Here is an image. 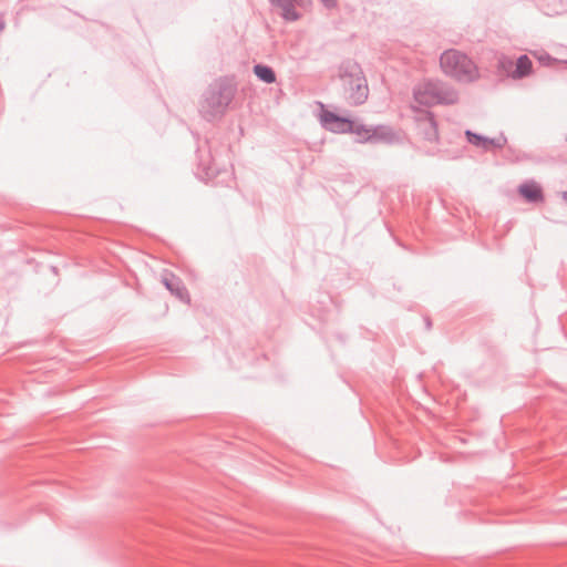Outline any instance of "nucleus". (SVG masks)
<instances>
[{
	"label": "nucleus",
	"instance_id": "obj_12",
	"mask_svg": "<svg viewBox=\"0 0 567 567\" xmlns=\"http://www.w3.org/2000/svg\"><path fill=\"white\" fill-rule=\"evenodd\" d=\"M165 285H166V287H167L171 291L176 292V295H178L181 298H183L182 289H179V288H176V289H175V288L173 287V285H172V284H169L168 281H165Z\"/></svg>",
	"mask_w": 567,
	"mask_h": 567
},
{
	"label": "nucleus",
	"instance_id": "obj_8",
	"mask_svg": "<svg viewBox=\"0 0 567 567\" xmlns=\"http://www.w3.org/2000/svg\"><path fill=\"white\" fill-rule=\"evenodd\" d=\"M532 70V61L526 56L522 55L516 62V69L512 73V76L515 79L523 78L530 73Z\"/></svg>",
	"mask_w": 567,
	"mask_h": 567
},
{
	"label": "nucleus",
	"instance_id": "obj_10",
	"mask_svg": "<svg viewBox=\"0 0 567 567\" xmlns=\"http://www.w3.org/2000/svg\"><path fill=\"white\" fill-rule=\"evenodd\" d=\"M424 125L427 128V131L425 133L426 138L430 140V141L437 140L439 133H437L436 123L434 122V120H433L431 114L426 115V118L424 121Z\"/></svg>",
	"mask_w": 567,
	"mask_h": 567
},
{
	"label": "nucleus",
	"instance_id": "obj_13",
	"mask_svg": "<svg viewBox=\"0 0 567 567\" xmlns=\"http://www.w3.org/2000/svg\"><path fill=\"white\" fill-rule=\"evenodd\" d=\"M323 3L328 7L332 6L334 3V0H322Z\"/></svg>",
	"mask_w": 567,
	"mask_h": 567
},
{
	"label": "nucleus",
	"instance_id": "obj_6",
	"mask_svg": "<svg viewBox=\"0 0 567 567\" xmlns=\"http://www.w3.org/2000/svg\"><path fill=\"white\" fill-rule=\"evenodd\" d=\"M519 194L528 202L539 203L543 200V193L536 183H524L518 188Z\"/></svg>",
	"mask_w": 567,
	"mask_h": 567
},
{
	"label": "nucleus",
	"instance_id": "obj_4",
	"mask_svg": "<svg viewBox=\"0 0 567 567\" xmlns=\"http://www.w3.org/2000/svg\"><path fill=\"white\" fill-rule=\"evenodd\" d=\"M322 125L333 133L352 132L354 123L346 117H340L330 111H322L320 115Z\"/></svg>",
	"mask_w": 567,
	"mask_h": 567
},
{
	"label": "nucleus",
	"instance_id": "obj_2",
	"mask_svg": "<svg viewBox=\"0 0 567 567\" xmlns=\"http://www.w3.org/2000/svg\"><path fill=\"white\" fill-rule=\"evenodd\" d=\"M414 101L422 106L437 104H453L456 93L444 82L439 80H424L414 89Z\"/></svg>",
	"mask_w": 567,
	"mask_h": 567
},
{
	"label": "nucleus",
	"instance_id": "obj_1",
	"mask_svg": "<svg viewBox=\"0 0 567 567\" xmlns=\"http://www.w3.org/2000/svg\"><path fill=\"white\" fill-rule=\"evenodd\" d=\"M439 65L443 74L460 83H472L481 78L477 64L467 54L456 49L443 51Z\"/></svg>",
	"mask_w": 567,
	"mask_h": 567
},
{
	"label": "nucleus",
	"instance_id": "obj_5",
	"mask_svg": "<svg viewBox=\"0 0 567 567\" xmlns=\"http://www.w3.org/2000/svg\"><path fill=\"white\" fill-rule=\"evenodd\" d=\"M465 135L468 143L484 151H494L502 148L506 143V138L502 134L496 137H487L480 134H475L471 131H466Z\"/></svg>",
	"mask_w": 567,
	"mask_h": 567
},
{
	"label": "nucleus",
	"instance_id": "obj_11",
	"mask_svg": "<svg viewBox=\"0 0 567 567\" xmlns=\"http://www.w3.org/2000/svg\"><path fill=\"white\" fill-rule=\"evenodd\" d=\"M351 133L357 134L359 142L369 141L372 137V135H373L371 130L365 128V127H363L361 125H358L355 123H354V127H353Z\"/></svg>",
	"mask_w": 567,
	"mask_h": 567
},
{
	"label": "nucleus",
	"instance_id": "obj_9",
	"mask_svg": "<svg viewBox=\"0 0 567 567\" xmlns=\"http://www.w3.org/2000/svg\"><path fill=\"white\" fill-rule=\"evenodd\" d=\"M254 71L255 74L266 83H272L276 80L274 71L266 65H256Z\"/></svg>",
	"mask_w": 567,
	"mask_h": 567
},
{
	"label": "nucleus",
	"instance_id": "obj_3",
	"mask_svg": "<svg viewBox=\"0 0 567 567\" xmlns=\"http://www.w3.org/2000/svg\"><path fill=\"white\" fill-rule=\"evenodd\" d=\"M344 84L349 87L350 97L354 103H362L368 97L367 80L358 66H352L348 75L343 76Z\"/></svg>",
	"mask_w": 567,
	"mask_h": 567
},
{
	"label": "nucleus",
	"instance_id": "obj_7",
	"mask_svg": "<svg viewBox=\"0 0 567 567\" xmlns=\"http://www.w3.org/2000/svg\"><path fill=\"white\" fill-rule=\"evenodd\" d=\"M271 2L281 10L282 17L286 20L293 21L298 18L297 13L292 8L291 0H271Z\"/></svg>",
	"mask_w": 567,
	"mask_h": 567
}]
</instances>
